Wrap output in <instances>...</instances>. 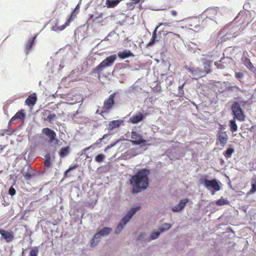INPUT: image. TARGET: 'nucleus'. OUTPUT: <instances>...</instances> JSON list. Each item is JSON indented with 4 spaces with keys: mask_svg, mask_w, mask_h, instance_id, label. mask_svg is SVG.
I'll return each mask as SVG.
<instances>
[{
    "mask_svg": "<svg viewBox=\"0 0 256 256\" xmlns=\"http://www.w3.org/2000/svg\"><path fill=\"white\" fill-rule=\"evenodd\" d=\"M224 126L220 125V127L219 128V130L218 132H220L221 130L224 131Z\"/></svg>",
    "mask_w": 256,
    "mask_h": 256,
    "instance_id": "obj_64",
    "label": "nucleus"
},
{
    "mask_svg": "<svg viewBox=\"0 0 256 256\" xmlns=\"http://www.w3.org/2000/svg\"><path fill=\"white\" fill-rule=\"evenodd\" d=\"M94 149H96V148L94 147H93V144H92L90 146H88L87 148H84L83 149V152H86V151H88V150H94Z\"/></svg>",
    "mask_w": 256,
    "mask_h": 256,
    "instance_id": "obj_57",
    "label": "nucleus"
},
{
    "mask_svg": "<svg viewBox=\"0 0 256 256\" xmlns=\"http://www.w3.org/2000/svg\"><path fill=\"white\" fill-rule=\"evenodd\" d=\"M116 55L117 56L122 60L134 56V54L130 50L126 49L122 51L118 52Z\"/></svg>",
    "mask_w": 256,
    "mask_h": 256,
    "instance_id": "obj_26",
    "label": "nucleus"
},
{
    "mask_svg": "<svg viewBox=\"0 0 256 256\" xmlns=\"http://www.w3.org/2000/svg\"><path fill=\"white\" fill-rule=\"evenodd\" d=\"M38 35V34H36L34 36L30 38L26 42L25 47V52L26 55L28 54L32 47L34 46Z\"/></svg>",
    "mask_w": 256,
    "mask_h": 256,
    "instance_id": "obj_23",
    "label": "nucleus"
},
{
    "mask_svg": "<svg viewBox=\"0 0 256 256\" xmlns=\"http://www.w3.org/2000/svg\"><path fill=\"white\" fill-rule=\"evenodd\" d=\"M172 227V224L165 222L159 227L158 230L162 234V233H163V232L169 230Z\"/></svg>",
    "mask_w": 256,
    "mask_h": 256,
    "instance_id": "obj_35",
    "label": "nucleus"
},
{
    "mask_svg": "<svg viewBox=\"0 0 256 256\" xmlns=\"http://www.w3.org/2000/svg\"><path fill=\"white\" fill-rule=\"evenodd\" d=\"M39 248L38 246L32 248L28 256H38Z\"/></svg>",
    "mask_w": 256,
    "mask_h": 256,
    "instance_id": "obj_42",
    "label": "nucleus"
},
{
    "mask_svg": "<svg viewBox=\"0 0 256 256\" xmlns=\"http://www.w3.org/2000/svg\"><path fill=\"white\" fill-rule=\"evenodd\" d=\"M246 73L247 72L246 71H234V77L241 84H244L245 82L244 74H246Z\"/></svg>",
    "mask_w": 256,
    "mask_h": 256,
    "instance_id": "obj_27",
    "label": "nucleus"
},
{
    "mask_svg": "<svg viewBox=\"0 0 256 256\" xmlns=\"http://www.w3.org/2000/svg\"><path fill=\"white\" fill-rule=\"evenodd\" d=\"M131 138L132 139L131 142L135 146H142L146 144V141L142 136L136 131H132L131 132Z\"/></svg>",
    "mask_w": 256,
    "mask_h": 256,
    "instance_id": "obj_12",
    "label": "nucleus"
},
{
    "mask_svg": "<svg viewBox=\"0 0 256 256\" xmlns=\"http://www.w3.org/2000/svg\"><path fill=\"white\" fill-rule=\"evenodd\" d=\"M124 120L122 119L112 120L108 124V129L110 132L115 128H118L124 123Z\"/></svg>",
    "mask_w": 256,
    "mask_h": 256,
    "instance_id": "obj_25",
    "label": "nucleus"
},
{
    "mask_svg": "<svg viewBox=\"0 0 256 256\" xmlns=\"http://www.w3.org/2000/svg\"><path fill=\"white\" fill-rule=\"evenodd\" d=\"M229 203V201L226 198H224L222 197L216 201V204L218 206L226 205Z\"/></svg>",
    "mask_w": 256,
    "mask_h": 256,
    "instance_id": "obj_37",
    "label": "nucleus"
},
{
    "mask_svg": "<svg viewBox=\"0 0 256 256\" xmlns=\"http://www.w3.org/2000/svg\"><path fill=\"white\" fill-rule=\"evenodd\" d=\"M145 235V234L144 232H141L137 237V240H140L143 238Z\"/></svg>",
    "mask_w": 256,
    "mask_h": 256,
    "instance_id": "obj_60",
    "label": "nucleus"
},
{
    "mask_svg": "<svg viewBox=\"0 0 256 256\" xmlns=\"http://www.w3.org/2000/svg\"><path fill=\"white\" fill-rule=\"evenodd\" d=\"M220 62L221 61L216 62L214 64L218 69L223 70L226 66L223 64L221 63Z\"/></svg>",
    "mask_w": 256,
    "mask_h": 256,
    "instance_id": "obj_49",
    "label": "nucleus"
},
{
    "mask_svg": "<svg viewBox=\"0 0 256 256\" xmlns=\"http://www.w3.org/2000/svg\"><path fill=\"white\" fill-rule=\"evenodd\" d=\"M51 156L50 154L46 153L44 156V173L48 175V170L52 167Z\"/></svg>",
    "mask_w": 256,
    "mask_h": 256,
    "instance_id": "obj_24",
    "label": "nucleus"
},
{
    "mask_svg": "<svg viewBox=\"0 0 256 256\" xmlns=\"http://www.w3.org/2000/svg\"><path fill=\"white\" fill-rule=\"evenodd\" d=\"M150 170L146 168L138 170L130 178V184L132 186V192L137 194L146 190L150 184L148 176Z\"/></svg>",
    "mask_w": 256,
    "mask_h": 256,
    "instance_id": "obj_2",
    "label": "nucleus"
},
{
    "mask_svg": "<svg viewBox=\"0 0 256 256\" xmlns=\"http://www.w3.org/2000/svg\"><path fill=\"white\" fill-rule=\"evenodd\" d=\"M37 100V98L36 94H31L28 96V98L25 100V104L28 106H34Z\"/></svg>",
    "mask_w": 256,
    "mask_h": 256,
    "instance_id": "obj_29",
    "label": "nucleus"
},
{
    "mask_svg": "<svg viewBox=\"0 0 256 256\" xmlns=\"http://www.w3.org/2000/svg\"><path fill=\"white\" fill-rule=\"evenodd\" d=\"M8 194L12 196H14L16 194V190L12 186H10L9 188Z\"/></svg>",
    "mask_w": 256,
    "mask_h": 256,
    "instance_id": "obj_52",
    "label": "nucleus"
},
{
    "mask_svg": "<svg viewBox=\"0 0 256 256\" xmlns=\"http://www.w3.org/2000/svg\"><path fill=\"white\" fill-rule=\"evenodd\" d=\"M120 98V93L118 91L112 94L109 97L104 100V108L107 110L112 109L114 105V98Z\"/></svg>",
    "mask_w": 256,
    "mask_h": 256,
    "instance_id": "obj_11",
    "label": "nucleus"
},
{
    "mask_svg": "<svg viewBox=\"0 0 256 256\" xmlns=\"http://www.w3.org/2000/svg\"><path fill=\"white\" fill-rule=\"evenodd\" d=\"M27 170L26 172L23 174L25 180H30L36 176L44 174V172L43 170H33L30 165L28 166Z\"/></svg>",
    "mask_w": 256,
    "mask_h": 256,
    "instance_id": "obj_18",
    "label": "nucleus"
},
{
    "mask_svg": "<svg viewBox=\"0 0 256 256\" xmlns=\"http://www.w3.org/2000/svg\"><path fill=\"white\" fill-rule=\"evenodd\" d=\"M246 104V100H234L232 102L230 108L233 118L236 119L240 122L245 120L246 116L242 106H244Z\"/></svg>",
    "mask_w": 256,
    "mask_h": 256,
    "instance_id": "obj_3",
    "label": "nucleus"
},
{
    "mask_svg": "<svg viewBox=\"0 0 256 256\" xmlns=\"http://www.w3.org/2000/svg\"><path fill=\"white\" fill-rule=\"evenodd\" d=\"M147 116V113L139 112L130 117L128 122L132 124H137L142 122L146 118Z\"/></svg>",
    "mask_w": 256,
    "mask_h": 256,
    "instance_id": "obj_16",
    "label": "nucleus"
},
{
    "mask_svg": "<svg viewBox=\"0 0 256 256\" xmlns=\"http://www.w3.org/2000/svg\"><path fill=\"white\" fill-rule=\"evenodd\" d=\"M244 10L242 11H250L251 10H253L252 6L250 4V2L246 0V2L243 6Z\"/></svg>",
    "mask_w": 256,
    "mask_h": 256,
    "instance_id": "obj_45",
    "label": "nucleus"
},
{
    "mask_svg": "<svg viewBox=\"0 0 256 256\" xmlns=\"http://www.w3.org/2000/svg\"><path fill=\"white\" fill-rule=\"evenodd\" d=\"M112 231V228L107 226H104L102 228L98 229L90 240V244L91 247L96 246L102 237L109 235Z\"/></svg>",
    "mask_w": 256,
    "mask_h": 256,
    "instance_id": "obj_9",
    "label": "nucleus"
},
{
    "mask_svg": "<svg viewBox=\"0 0 256 256\" xmlns=\"http://www.w3.org/2000/svg\"><path fill=\"white\" fill-rule=\"evenodd\" d=\"M70 148L69 146L62 147L58 152V155L60 158L66 156L70 152Z\"/></svg>",
    "mask_w": 256,
    "mask_h": 256,
    "instance_id": "obj_30",
    "label": "nucleus"
},
{
    "mask_svg": "<svg viewBox=\"0 0 256 256\" xmlns=\"http://www.w3.org/2000/svg\"><path fill=\"white\" fill-rule=\"evenodd\" d=\"M161 36H162V38L164 39V37H166L168 34H173L172 32H168L166 30H161L159 31Z\"/></svg>",
    "mask_w": 256,
    "mask_h": 256,
    "instance_id": "obj_50",
    "label": "nucleus"
},
{
    "mask_svg": "<svg viewBox=\"0 0 256 256\" xmlns=\"http://www.w3.org/2000/svg\"><path fill=\"white\" fill-rule=\"evenodd\" d=\"M112 135V133L110 132H109L108 133L104 134L102 137L103 140V144H107L108 140L110 139Z\"/></svg>",
    "mask_w": 256,
    "mask_h": 256,
    "instance_id": "obj_39",
    "label": "nucleus"
},
{
    "mask_svg": "<svg viewBox=\"0 0 256 256\" xmlns=\"http://www.w3.org/2000/svg\"><path fill=\"white\" fill-rule=\"evenodd\" d=\"M228 140V136L226 132L221 130L216 134V145L220 144L222 147L226 146Z\"/></svg>",
    "mask_w": 256,
    "mask_h": 256,
    "instance_id": "obj_13",
    "label": "nucleus"
},
{
    "mask_svg": "<svg viewBox=\"0 0 256 256\" xmlns=\"http://www.w3.org/2000/svg\"><path fill=\"white\" fill-rule=\"evenodd\" d=\"M132 2V3H134L136 4L139 3L141 0H130Z\"/></svg>",
    "mask_w": 256,
    "mask_h": 256,
    "instance_id": "obj_63",
    "label": "nucleus"
},
{
    "mask_svg": "<svg viewBox=\"0 0 256 256\" xmlns=\"http://www.w3.org/2000/svg\"><path fill=\"white\" fill-rule=\"evenodd\" d=\"M162 23H160L159 24L156 26L154 30L152 32V36L148 44V46H152L156 43V42L160 41L162 38V36H161L160 32H158V28L162 26Z\"/></svg>",
    "mask_w": 256,
    "mask_h": 256,
    "instance_id": "obj_14",
    "label": "nucleus"
},
{
    "mask_svg": "<svg viewBox=\"0 0 256 256\" xmlns=\"http://www.w3.org/2000/svg\"><path fill=\"white\" fill-rule=\"evenodd\" d=\"M56 118V114L52 112H49L48 114L44 118V120L48 122H52V121L54 120V118Z\"/></svg>",
    "mask_w": 256,
    "mask_h": 256,
    "instance_id": "obj_41",
    "label": "nucleus"
},
{
    "mask_svg": "<svg viewBox=\"0 0 256 256\" xmlns=\"http://www.w3.org/2000/svg\"><path fill=\"white\" fill-rule=\"evenodd\" d=\"M106 158V156L103 154H99L96 156L94 160L98 163H101Z\"/></svg>",
    "mask_w": 256,
    "mask_h": 256,
    "instance_id": "obj_40",
    "label": "nucleus"
},
{
    "mask_svg": "<svg viewBox=\"0 0 256 256\" xmlns=\"http://www.w3.org/2000/svg\"><path fill=\"white\" fill-rule=\"evenodd\" d=\"M241 62L248 69L256 76V68L253 66L250 59L245 55L244 52L241 58Z\"/></svg>",
    "mask_w": 256,
    "mask_h": 256,
    "instance_id": "obj_20",
    "label": "nucleus"
},
{
    "mask_svg": "<svg viewBox=\"0 0 256 256\" xmlns=\"http://www.w3.org/2000/svg\"><path fill=\"white\" fill-rule=\"evenodd\" d=\"M190 202V200L188 198L180 200L178 204L172 206L171 210L174 212H179L183 210L186 204Z\"/></svg>",
    "mask_w": 256,
    "mask_h": 256,
    "instance_id": "obj_21",
    "label": "nucleus"
},
{
    "mask_svg": "<svg viewBox=\"0 0 256 256\" xmlns=\"http://www.w3.org/2000/svg\"><path fill=\"white\" fill-rule=\"evenodd\" d=\"M250 2V4L252 6V9H256V0H248Z\"/></svg>",
    "mask_w": 256,
    "mask_h": 256,
    "instance_id": "obj_56",
    "label": "nucleus"
},
{
    "mask_svg": "<svg viewBox=\"0 0 256 256\" xmlns=\"http://www.w3.org/2000/svg\"><path fill=\"white\" fill-rule=\"evenodd\" d=\"M245 92H246V90L244 88L243 86H242L241 88L240 87V90H234V100H242V97L240 94V92L244 93Z\"/></svg>",
    "mask_w": 256,
    "mask_h": 256,
    "instance_id": "obj_32",
    "label": "nucleus"
},
{
    "mask_svg": "<svg viewBox=\"0 0 256 256\" xmlns=\"http://www.w3.org/2000/svg\"><path fill=\"white\" fill-rule=\"evenodd\" d=\"M251 186L250 193H254L256 192V176L252 178Z\"/></svg>",
    "mask_w": 256,
    "mask_h": 256,
    "instance_id": "obj_43",
    "label": "nucleus"
},
{
    "mask_svg": "<svg viewBox=\"0 0 256 256\" xmlns=\"http://www.w3.org/2000/svg\"><path fill=\"white\" fill-rule=\"evenodd\" d=\"M234 152V146L233 144H228L226 150L223 152V155L228 160L232 157Z\"/></svg>",
    "mask_w": 256,
    "mask_h": 256,
    "instance_id": "obj_28",
    "label": "nucleus"
},
{
    "mask_svg": "<svg viewBox=\"0 0 256 256\" xmlns=\"http://www.w3.org/2000/svg\"><path fill=\"white\" fill-rule=\"evenodd\" d=\"M0 240H4L6 242L9 243L12 242L14 238V234L12 231H8L0 228Z\"/></svg>",
    "mask_w": 256,
    "mask_h": 256,
    "instance_id": "obj_19",
    "label": "nucleus"
},
{
    "mask_svg": "<svg viewBox=\"0 0 256 256\" xmlns=\"http://www.w3.org/2000/svg\"><path fill=\"white\" fill-rule=\"evenodd\" d=\"M140 206L132 207L129 210L118 223L114 231L116 234H119L124 228L134 215L140 210Z\"/></svg>",
    "mask_w": 256,
    "mask_h": 256,
    "instance_id": "obj_4",
    "label": "nucleus"
},
{
    "mask_svg": "<svg viewBox=\"0 0 256 256\" xmlns=\"http://www.w3.org/2000/svg\"><path fill=\"white\" fill-rule=\"evenodd\" d=\"M160 234L161 233L158 230H153L150 235V240H155L158 238Z\"/></svg>",
    "mask_w": 256,
    "mask_h": 256,
    "instance_id": "obj_36",
    "label": "nucleus"
},
{
    "mask_svg": "<svg viewBox=\"0 0 256 256\" xmlns=\"http://www.w3.org/2000/svg\"><path fill=\"white\" fill-rule=\"evenodd\" d=\"M256 12L252 10L250 11H240L234 18V21L236 22H238L241 20L240 24L248 25L256 17Z\"/></svg>",
    "mask_w": 256,
    "mask_h": 256,
    "instance_id": "obj_8",
    "label": "nucleus"
},
{
    "mask_svg": "<svg viewBox=\"0 0 256 256\" xmlns=\"http://www.w3.org/2000/svg\"><path fill=\"white\" fill-rule=\"evenodd\" d=\"M26 118V112L24 110H18L14 116H12L10 120L8 122V126L14 123L15 120H18L21 121H24Z\"/></svg>",
    "mask_w": 256,
    "mask_h": 256,
    "instance_id": "obj_22",
    "label": "nucleus"
},
{
    "mask_svg": "<svg viewBox=\"0 0 256 256\" xmlns=\"http://www.w3.org/2000/svg\"><path fill=\"white\" fill-rule=\"evenodd\" d=\"M70 172V171L67 169L64 172V176L66 178L68 176V174Z\"/></svg>",
    "mask_w": 256,
    "mask_h": 256,
    "instance_id": "obj_61",
    "label": "nucleus"
},
{
    "mask_svg": "<svg viewBox=\"0 0 256 256\" xmlns=\"http://www.w3.org/2000/svg\"><path fill=\"white\" fill-rule=\"evenodd\" d=\"M199 182L202 184L208 190L210 191L212 195L221 188V183L216 178L210 179L207 175L201 177L200 178Z\"/></svg>",
    "mask_w": 256,
    "mask_h": 256,
    "instance_id": "obj_5",
    "label": "nucleus"
},
{
    "mask_svg": "<svg viewBox=\"0 0 256 256\" xmlns=\"http://www.w3.org/2000/svg\"><path fill=\"white\" fill-rule=\"evenodd\" d=\"M65 28H66V26H64V25L60 26L58 22H56L55 25L53 26L51 28V30H53L54 32H60V31L62 30H64Z\"/></svg>",
    "mask_w": 256,
    "mask_h": 256,
    "instance_id": "obj_38",
    "label": "nucleus"
},
{
    "mask_svg": "<svg viewBox=\"0 0 256 256\" xmlns=\"http://www.w3.org/2000/svg\"><path fill=\"white\" fill-rule=\"evenodd\" d=\"M199 22H200L199 24H196L194 26V28H196V30H200V29H202L204 28H206V26H202V20L201 21L200 20Z\"/></svg>",
    "mask_w": 256,
    "mask_h": 256,
    "instance_id": "obj_54",
    "label": "nucleus"
},
{
    "mask_svg": "<svg viewBox=\"0 0 256 256\" xmlns=\"http://www.w3.org/2000/svg\"><path fill=\"white\" fill-rule=\"evenodd\" d=\"M189 50L194 53H196L197 50H201V48H199V46L196 44H194L192 43L191 45L188 46Z\"/></svg>",
    "mask_w": 256,
    "mask_h": 256,
    "instance_id": "obj_44",
    "label": "nucleus"
},
{
    "mask_svg": "<svg viewBox=\"0 0 256 256\" xmlns=\"http://www.w3.org/2000/svg\"><path fill=\"white\" fill-rule=\"evenodd\" d=\"M120 140H116L113 142L112 144H110V145H108L110 148H112L114 146L118 143L119 142Z\"/></svg>",
    "mask_w": 256,
    "mask_h": 256,
    "instance_id": "obj_59",
    "label": "nucleus"
},
{
    "mask_svg": "<svg viewBox=\"0 0 256 256\" xmlns=\"http://www.w3.org/2000/svg\"><path fill=\"white\" fill-rule=\"evenodd\" d=\"M103 140L102 138H98L96 142L93 144V147L96 148H99L102 146L103 144Z\"/></svg>",
    "mask_w": 256,
    "mask_h": 256,
    "instance_id": "obj_47",
    "label": "nucleus"
},
{
    "mask_svg": "<svg viewBox=\"0 0 256 256\" xmlns=\"http://www.w3.org/2000/svg\"><path fill=\"white\" fill-rule=\"evenodd\" d=\"M68 63V58L66 56H63L60 60V62L59 66V70L62 69Z\"/></svg>",
    "mask_w": 256,
    "mask_h": 256,
    "instance_id": "obj_46",
    "label": "nucleus"
},
{
    "mask_svg": "<svg viewBox=\"0 0 256 256\" xmlns=\"http://www.w3.org/2000/svg\"><path fill=\"white\" fill-rule=\"evenodd\" d=\"M236 119L232 118L229 120V127L230 128V130L232 133H234L238 130V126L236 124Z\"/></svg>",
    "mask_w": 256,
    "mask_h": 256,
    "instance_id": "obj_33",
    "label": "nucleus"
},
{
    "mask_svg": "<svg viewBox=\"0 0 256 256\" xmlns=\"http://www.w3.org/2000/svg\"><path fill=\"white\" fill-rule=\"evenodd\" d=\"M117 55L114 54L107 56L92 70V74L96 77L100 78L101 72L104 68L111 66L116 60Z\"/></svg>",
    "mask_w": 256,
    "mask_h": 256,
    "instance_id": "obj_6",
    "label": "nucleus"
},
{
    "mask_svg": "<svg viewBox=\"0 0 256 256\" xmlns=\"http://www.w3.org/2000/svg\"><path fill=\"white\" fill-rule=\"evenodd\" d=\"M200 62L204 67V75L209 74L212 72V60L208 59L205 57L200 58Z\"/></svg>",
    "mask_w": 256,
    "mask_h": 256,
    "instance_id": "obj_15",
    "label": "nucleus"
},
{
    "mask_svg": "<svg viewBox=\"0 0 256 256\" xmlns=\"http://www.w3.org/2000/svg\"><path fill=\"white\" fill-rule=\"evenodd\" d=\"M82 0H80L79 2L77 4V6H76L73 12L78 14L79 12L80 7V4L81 3Z\"/></svg>",
    "mask_w": 256,
    "mask_h": 256,
    "instance_id": "obj_55",
    "label": "nucleus"
},
{
    "mask_svg": "<svg viewBox=\"0 0 256 256\" xmlns=\"http://www.w3.org/2000/svg\"><path fill=\"white\" fill-rule=\"evenodd\" d=\"M135 4H136L134 3H132V2H128L126 4L127 8L130 10H132L134 8Z\"/></svg>",
    "mask_w": 256,
    "mask_h": 256,
    "instance_id": "obj_53",
    "label": "nucleus"
},
{
    "mask_svg": "<svg viewBox=\"0 0 256 256\" xmlns=\"http://www.w3.org/2000/svg\"><path fill=\"white\" fill-rule=\"evenodd\" d=\"M184 68L190 73L192 76H198V78L204 75L202 70L199 68H194L192 66L185 65Z\"/></svg>",
    "mask_w": 256,
    "mask_h": 256,
    "instance_id": "obj_17",
    "label": "nucleus"
},
{
    "mask_svg": "<svg viewBox=\"0 0 256 256\" xmlns=\"http://www.w3.org/2000/svg\"><path fill=\"white\" fill-rule=\"evenodd\" d=\"M42 134H44L48 138L50 144L55 146L59 144L60 141L57 138L56 132L49 128H45L42 129Z\"/></svg>",
    "mask_w": 256,
    "mask_h": 256,
    "instance_id": "obj_10",
    "label": "nucleus"
},
{
    "mask_svg": "<svg viewBox=\"0 0 256 256\" xmlns=\"http://www.w3.org/2000/svg\"><path fill=\"white\" fill-rule=\"evenodd\" d=\"M103 14L102 13L97 14L94 16V14H89L88 22L90 23L92 22H99V18L102 17Z\"/></svg>",
    "mask_w": 256,
    "mask_h": 256,
    "instance_id": "obj_31",
    "label": "nucleus"
},
{
    "mask_svg": "<svg viewBox=\"0 0 256 256\" xmlns=\"http://www.w3.org/2000/svg\"><path fill=\"white\" fill-rule=\"evenodd\" d=\"M115 34H116V32L114 30L111 31L110 32L108 33V36L103 40H102V41H103V40H109L108 38L112 37V36H113Z\"/></svg>",
    "mask_w": 256,
    "mask_h": 256,
    "instance_id": "obj_51",
    "label": "nucleus"
},
{
    "mask_svg": "<svg viewBox=\"0 0 256 256\" xmlns=\"http://www.w3.org/2000/svg\"><path fill=\"white\" fill-rule=\"evenodd\" d=\"M171 14L173 16H176L177 15V12L174 10H172L171 11Z\"/></svg>",
    "mask_w": 256,
    "mask_h": 256,
    "instance_id": "obj_62",
    "label": "nucleus"
},
{
    "mask_svg": "<svg viewBox=\"0 0 256 256\" xmlns=\"http://www.w3.org/2000/svg\"><path fill=\"white\" fill-rule=\"evenodd\" d=\"M226 86V90L228 92H234L236 90H240V87L236 85H230L228 82H224Z\"/></svg>",
    "mask_w": 256,
    "mask_h": 256,
    "instance_id": "obj_34",
    "label": "nucleus"
},
{
    "mask_svg": "<svg viewBox=\"0 0 256 256\" xmlns=\"http://www.w3.org/2000/svg\"><path fill=\"white\" fill-rule=\"evenodd\" d=\"M236 22L234 20L231 24H227L225 26L224 30L226 34L219 38L218 40L220 42L226 41L228 40H230L232 38L236 37L238 34L236 32L240 28H238V26H234V24H236Z\"/></svg>",
    "mask_w": 256,
    "mask_h": 256,
    "instance_id": "obj_7",
    "label": "nucleus"
},
{
    "mask_svg": "<svg viewBox=\"0 0 256 256\" xmlns=\"http://www.w3.org/2000/svg\"><path fill=\"white\" fill-rule=\"evenodd\" d=\"M198 16L202 26L208 30L218 29L225 22V17L218 7L208 8Z\"/></svg>",
    "mask_w": 256,
    "mask_h": 256,
    "instance_id": "obj_1",
    "label": "nucleus"
},
{
    "mask_svg": "<svg viewBox=\"0 0 256 256\" xmlns=\"http://www.w3.org/2000/svg\"><path fill=\"white\" fill-rule=\"evenodd\" d=\"M185 83H184L178 86V96H182L184 94V86Z\"/></svg>",
    "mask_w": 256,
    "mask_h": 256,
    "instance_id": "obj_48",
    "label": "nucleus"
},
{
    "mask_svg": "<svg viewBox=\"0 0 256 256\" xmlns=\"http://www.w3.org/2000/svg\"><path fill=\"white\" fill-rule=\"evenodd\" d=\"M78 164H74L73 165H71L69 166V168H68L70 172L78 168Z\"/></svg>",
    "mask_w": 256,
    "mask_h": 256,
    "instance_id": "obj_58",
    "label": "nucleus"
}]
</instances>
